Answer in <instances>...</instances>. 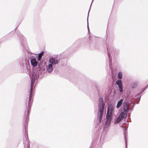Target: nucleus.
Returning <instances> with one entry per match:
<instances>
[{
	"label": "nucleus",
	"instance_id": "16",
	"mask_svg": "<svg viewBox=\"0 0 148 148\" xmlns=\"http://www.w3.org/2000/svg\"><path fill=\"white\" fill-rule=\"evenodd\" d=\"M87 27L88 29L89 28V26H88V18H87Z\"/></svg>",
	"mask_w": 148,
	"mask_h": 148
},
{
	"label": "nucleus",
	"instance_id": "9",
	"mask_svg": "<svg viewBox=\"0 0 148 148\" xmlns=\"http://www.w3.org/2000/svg\"><path fill=\"white\" fill-rule=\"evenodd\" d=\"M31 64L34 67L36 66L38 64L37 62L34 58H33L31 60Z\"/></svg>",
	"mask_w": 148,
	"mask_h": 148
},
{
	"label": "nucleus",
	"instance_id": "17",
	"mask_svg": "<svg viewBox=\"0 0 148 148\" xmlns=\"http://www.w3.org/2000/svg\"><path fill=\"white\" fill-rule=\"evenodd\" d=\"M93 0H92V3H91V5H90V9H89V12H88V13H89V11H90V7H91V4H92V2H93Z\"/></svg>",
	"mask_w": 148,
	"mask_h": 148
},
{
	"label": "nucleus",
	"instance_id": "13",
	"mask_svg": "<svg viewBox=\"0 0 148 148\" xmlns=\"http://www.w3.org/2000/svg\"><path fill=\"white\" fill-rule=\"evenodd\" d=\"M29 121V119L28 117H27L26 118L25 123H26L27 124V122Z\"/></svg>",
	"mask_w": 148,
	"mask_h": 148
},
{
	"label": "nucleus",
	"instance_id": "14",
	"mask_svg": "<svg viewBox=\"0 0 148 148\" xmlns=\"http://www.w3.org/2000/svg\"><path fill=\"white\" fill-rule=\"evenodd\" d=\"M148 86H147L145 87L140 93H142L146 89V88L148 87Z\"/></svg>",
	"mask_w": 148,
	"mask_h": 148
},
{
	"label": "nucleus",
	"instance_id": "3",
	"mask_svg": "<svg viewBox=\"0 0 148 148\" xmlns=\"http://www.w3.org/2000/svg\"><path fill=\"white\" fill-rule=\"evenodd\" d=\"M114 110V108L112 106H109L107 112V114L106 115V120L105 125L106 127L109 126L111 122L112 113Z\"/></svg>",
	"mask_w": 148,
	"mask_h": 148
},
{
	"label": "nucleus",
	"instance_id": "5",
	"mask_svg": "<svg viewBox=\"0 0 148 148\" xmlns=\"http://www.w3.org/2000/svg\"><path fill=\"white\" fill-rule=\"evenodd\" d=\"M118 77L119 79L116 82V83L118 86L119 91L120 92H123V85L121 81L120 80L122 78V73L121 72H119L118 74Z\"/></svg>",
	"mask_w": 148,
	"mask_h": 148
},
{
	"label": "nucleus",
	"instance_id": "11",
	"mask_svg": "<svg viewBox=\"0 0 148 148\" xmlns=\"http://www.w3.org/2000/svg\"><path fill=\"white\" fill-rule=\"evenodd\" d=\"M137 86V83L136 82H133L131 85V86L132 88H135Z\"/></svg>",
	"mask_w": 148,
	"mask_h": 148
},
{
	"label": "nucleus",
	"instance_id": "1",
	"mask_svg": "<svg viewBox=\"0 0 148 148\" xmlns=\"http://www.w3.org/2000/svg\"><path fill=\"white\" fill-rule=\"evenodd\" d=\"M34 73H32V77L31 78V84L30 90V93L29 95V98L28 100V107L27 108V115L28 116L29 113L30 109V107L33 102V99L32 98V93L33 92V88L34 85V84L35 81V79H38L39 78H41L42 76H40L39 74L36 75L34 76Z\"/></svg>",
	"mask_w": 148,
	"mask_h": 148
},
{
	"label": "nucleus",
	"instance_id": "8",
	"mask_svg": "<svg viewBox=\"0 0 148 148\" xmlns=\"http://www.w3.org/2000/svg\"><path fill=\"white\" fill-rule=\"evenodd\" d=\"M126 117V116L124 115L123 114L121 113L117 118L115 121V123H118L122 119Z\"/></svg>",
	"mask_w": 148,
	"mask_h": 148
},
{
	"label": "nucleus",
	"instance_id": "7",
	"mask_svg": "<svg viewBox=\"0 0 148 148\" xmlns=\"http://www.w3.org/2000/svg\"><path fill=\"white\" fill-rule=\"evenodd\" d=\"M46 71L49 73H51L53 70V65L51 64H49L48 65H46Z\"/></svg>",
	"mask_w": 148,
	"mask_h": 148
},
{
	"label": "nucleus",
	"instance_id": "12",
	"mask_svg": "<svg viewBox=\"0 0 148 148\" xmlns=\"http://www.w3.org/2000/svg\"><path fill=\"white\" fill-rule=\"evenodd\" d=\"M43 52H42L38 54V60H40L41 59L42 57V56L43 55Z\"/></svg>",
	"mask_w": 148,
	"mask_h": 148
},
{
	"label": "nucleus",
	"instance_id": "4",
	"mask_svg": "<svg viewBox=\"0 0 148 148\" xmlns=\"http://www.w3.org/2000/svg\"><path fill=\"white\" fill-rule=\"evenodd\" d=\"M130 103L127 101H124L123 103V106L121 110V113L127 116L130 110L129 105Z\"/></svg>",
	"mask_w": 148,
	"mask_h": 148
},
{
	"label": "nucleus",
	"instance_id": "19",
	"mask_svg": "<svg viewBox=\"0 0 148 148\" xmlns=\"http://www.w3.org/2000/svg\"><path fill=\"white\" fill-rule=\"evenodd\" d=\"M108 57H109V60H110V55H109V53H108Z\"/></svg>",
	"mask_w": 148,
	"mask_h": 148
},
{
	"label": "nucleus",
	"instance_id": "21",
	"mask_svg": "<svg viewBox=\"0 0 148 148\" xmlns=\"http://www.w3.org/2000/svg\"><path fill=\"white\" fill-rule=\"evenodd\" d=\"M141 96H140L139 97V98L140 99V97Z\"/></svg>",
	"mask_w": 148,
	"mask_h": 148
},
{
	"label": "nucleus",
	"instance_id": "6",
	"mask_svg": "<svg viewBox=\"0 0 148 148\" xmlns=\"http://www.w3.org/2000/svg\"><path fill=\"white\" fill-rule=\"evenodd\" d=\"M49 64H51L52 65H56L58 63L59 61L58 60L56 59L53 58H51L49 59Z\"/></svg>",
	"mask_w": 148,
	"mask_h": 148
},
{
	"label": "nucleus",
	"instance_id": "10",
	"mask_svg": "<svg viewBox=\"0 0 148 148\" xmlns=\"http://www.w3.org/2000/svg\"><path fill=\"white\" fill-rule=\"evenodd\" d=\"M123 99H121L117 102L116 107L117 108H119L121 106L122 104L123 103Z\"/></svg>",
	"mask_w": 148,
	"mask_h": 148
},
{
	"label": "nucleus",
	"instance_id": "20",
	"mask_svg": "<svg viewBox=\"0 0 148 148\" xmlns=\"http://www.w3.org/2000/svg\"><path fill=\"white\" fill-rule=\"evenodd\" d=\"M25 129H26V125H25Z\"/></svg>",
	"mask_w": 148,
	"mask_h": 148
},
{
	"label": "nucleus",
	"instance_id": "15",
	"mask_svg": "<svg viewBox=\"0 0 148 148\" xmlns=\"http://www.w3.org/2000/svg\"><path fill=\"white\" fill-rule=\"evenodd\" d=\"M134 105H133L132 106V109H130V110H131V111H132L133 110V107H134Z\"/></svg>",
	"mask_w": 148,
	"mask_h": 148
},
{
	"label": "nucleus",
	"instance_id": "18",
	"mask_svg": "<svg viewBox=\"0 0 148 148\" xmlns=\"http://www.w3.org/2000/svg\"><path fill=\"white\" fill-rule=\"evenodd\" d=\"M125 139H126L125 138ZM125 144H126V148H127V145H126V140H125Z\"/></svg>",
	"mask_w": 148,
	"mask_h": 148
},
{
	"label": "nucleus",
	"instance_id": "2",
	"mask_svg": "<svg viewBox=\"0 0 148 148\" xmlns=\"http://www.w3.org/2000/svg\"><path fill=\"white\" fill-rule=\"evenodd\" d=\"M98 112L97 117L99 122L101 121V118L102 117L104 109L105 103L103 99L99 98L98 103Z\"/></svg>",
	"mask_w": 148,
	"mask_h": 148
}]
</instances>
